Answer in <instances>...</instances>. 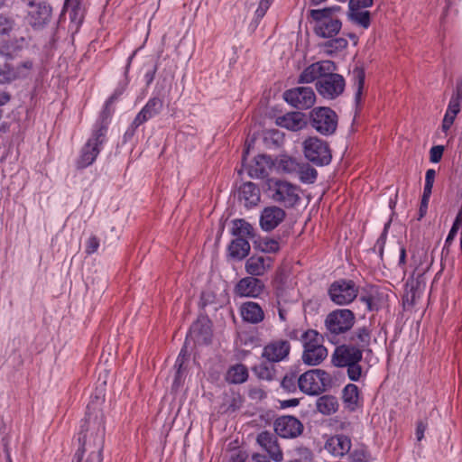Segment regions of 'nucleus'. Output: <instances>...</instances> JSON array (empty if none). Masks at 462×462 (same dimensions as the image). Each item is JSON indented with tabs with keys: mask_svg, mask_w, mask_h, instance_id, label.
I'll list each match as a JSON object with an SVG mask.
<instances>
[{
	"mask_svg": "<svg viewBox=\"0 0 462 462\" xmlns=\"http://www.w3.org/2000/svg\"><path fill=\"white\" fill-rule=\"evenodd\" d=\"M361 300L365 304L368 310H374V299L370 296L368 297H361Z\"/></svg>",
	"mask_w": 462,
	"mask_h": 462,
	"instance_id": "774afa93",
	"label": "nucleus"
},
{
	"mask_svg": "<svg viewBox=\"0 0 462 462\" xmlns=\"http://www.w3.org/2000/svg\"><path fill=\"white\" fill-rule=\"evenodd\" d=\"M285 211L276 206L265 208L260 217V226L265 231L273 230L285 218Z\"/></svg>",
	"mask_w": 462,
	"mask_h": 462,
	"instance_id": "412c9836",
	"label": "nucleus"
},
{
	"mask_svg": "<svg viewBox=\"0 0 462 462\" xmlns=\"http://www.w3.org/2000/svg\"><path fill=\"white\" fill-rule=\"evenodd\" d=\"M269 189L272 199L286 208L295 206L300 199L299 187L288 181H273L269 184Z\"/></svg>",
	"mask_w": 462,
	"mask_h": 462,
	"instance_id": "6e6552de",
	"label": "nucleus"
},
{
	"mask_svg": "<svg viewBox=\"0 0 462 462\" xmlns=\"http://www.w3.org/2000/svg\"><path fill=\"white\" fill-rule=\"evenodd\" d=\"M331 384V376L321 369H311L298 378L300 390L309 395H319Z\"/></svg>",
	"mask_w": 462,
	"mask_h": 462,
	"instance_id": "0eeeda50",
	"label": "nucleus"
},
{
	"mask_svg": "<svg viewBox=\"0 0 462 462\" xmlns=\"http://www.w3.org/2000/svg\"><path fill=\"white\" fill-rule=\"evenodd\" d=\"M373 0H349V9H353L355 7L357 8H366L372 5Z\"/></svg>",
	"mask_w": 462,
	"mask_h": 462,
	"instance_id": "0e129e2a",
	"label": "nucleus"
},
{
	"mask_svg": "<svg viewBox=\"0 0 462 462\" xmlns=\"http://www.w3.org/2000/svg\"><path fill=\"white\" fill-rule=\"evenodd\" d=\"M157 68L158 62L154 57L145 59L138 72V78L141 79V82L146 86L151 85L153 82Z\"/></svg>",
	"mask_w": 462,
	"mask_h": 462,
	"instance_id": "cd10ccee",
	"label": "nucleus"
},
{
	"mask_svg": "<svg viewBox=\"0 0 462 462\" xmlns=\"http://www.w3.org/2000/svg\"><path fill=\"white\" fill-rule=\"evenodd\" d=\"M462 102V88H457V90L451 96L449 100L448 108L452 110V112L459 113L460 111V103Z\"/></svg>",
	"mask_w": 462,
	"mask_h": 462,
	"instance_id": "49530a36",
	"label": "nucleus"
},
{
	"mask_svg": "<svg viewBox=\"0 0 462 462\" xmlns=\"http://www.w3.org/2000/svg\"><path fill=\"white\" fill-rule=\"evenodd\" d=\"M272 259L263 255H253L245 262V271L253 277L263 275L272 266Z\"/></svg>",
	"mask_w": 462,
	"mask_h": 462,
	"instance_id": "4be33fe9",
	"label": "nucleus"
},
{
	"mask_svg": "<svg viewBox=\"0 0 462 462\" xmlns=\"http://www.w3.org/2000/svg\"><path fill=\"white\" fill-rule=\"evenodd\" d=\"M273 0H261L259 3V6L255 12L257 17H263L266 11L269 9Z\"/></svg>",
	"mask_w": 462,
	"mask_h": 462,
	"instance_id": "680f3d73",
	"label": "nucleus"
},
{
	"mask_svg": "<svg viewBox=\"0 0 462 462\" xmlns=\"http://www.w3.org/2000/svg\"><path fill=\"white\" fill-rule=\"evenodd\" d=\"M352 345L365 350L370 344V332L366 328L356 329L351 337Z\"/></svg>",
	"mask_w": 462,
	"mask_h": 462,
	"instance_id": "f704fd0d",
	"label": "nucleus"
},
{
	"mask_svg": "<svg viewBox=\"0 0 462 462\" xmlns=\"http://www.w3.org/2000/svg\"><path fill=\"white\" fill-rule=\"evenodd\" d=\"M354 85L356 87H364L365 84V71L362 68L356 67L352 71Z\"/></svg>",
	"mask_w": 462,
	"mask_h": 462,
	"instance_id": "603ef678",
	"label": "nucleus"
},
{
	"mask_svg": "<svg viewBox=\"0 0 462 462\" xmlns=\"http://www.w3.org/2000/svg\"><path fill=\"white\" fill-rule=\"evenodd\" d=\"M350 462H370V455L363 448L355 449L350 454Z\"/></svg>",
	"mask_w": 462,
	"mask_h": 462,
	"instance_id": "09e8293b",
	"label": "nucleus"
},
{
	"mask_svg": "<svg viewBox=\"0 0 462 462\" xmlns=\"http://www.w3.org/2000/svg\"><path fill=\"white\" fill-rule=\"evenodd\" d=\"M256 442L268 454L270 459L274 462L283 460V452L278 442L276 433L267 430L262 431L257 435Z\"/></svg>",
	"mask_w": 462,
	"mask_h": 462,
	"instance_id": "2eb2a0df",
	"label": "nucleus"
},
{
	"mask_svg": "<svg viewBox=\"0 0 462 462\" xmlns=\"http://www.w3.org/2000/svg\"><path fill=\"white\" fill-rule=\"evenodd\" d=\"M15 42L11 41L3 42L0 44V57L5 60H13L16 53L19 51L15 47Z\"/></svg>",
	"mask_w": 462,
	"mask_h": 462,
	"instance_id": "37998d69",
	"label": "nucleus"
},
{
	"mask_svg": "<svg viewBox=\"0 0 462 462\" xmlns=\"http://www.w3.org/2000/svg\"><path fill=\"white\" fill-rule=\"evenodd\" d=\"M297 385L298 378L294 374L285 375L282 381V387L289 393L294 392Z\"/></svg>",
	"mask_w": 462,
	"mask_h": 462,
	"instance_id": "de8ad7c7",
	"label": "nucleus"
},
{
	"mask_svg": "<svg viewBox=\"0 0 462 462\" xmlns=\"http://www.w3.org/2000/svg\"><path fill=\"white\" fill-rule=\"evenodd\" d=\"M247 368L241 364L232 366L226 374V379L232 383H242L247 380Z\"/></svg>",
	"mask_w": 462,
	"mask_h": 462,
	"instance_id": "72a5a7b5",
	"label": "nucleus"
},
{
	"mask_svg": "<svg viewBox=\"0 0 462 462\" xmlns=\"http://www.w3.org/2000/svg\"><path fill=\"white\" fill-rule=\"evenodd\" d=\"M339 9L340 7L334 6L310 11L311 18L316 22L314 31L317 35L322 38H331L339 32L342 26L341 22L331 16L333 12H337Z\"/></svg>",
	"mask_w": 462,
	"mask_h": 462,
	"instance_id": "423d86ee",
	"label": "nucleus"
},
{
	"mask_svg": "<svg viewBox=\"0 0 462 462\" xmlns=\"http://www.w3.org/2000/svg\"><path fill=\"white\" fill-rule=\"evenodd\" d=\"M343 401L346 407L350 411H355L360 406L359 390L356 384L349 383L343 390Z\"/></svg>",
	"mask_w": 462,
	"mask_h": 462,
	"instance_id": "7c9ffc66",
	"label": "nucleus"
},
{
	"mask_svg": "<svg viewBox=\"0 0 462 462\" xmlns=\"http://www.w3.org/2000/svg\"><path fill=\"white\" fill-rule=\"evenodd\" d=\"M114 101V97H111L105 105V108L101 114L102 125L98 130H97L92 137L88 141L86 145L82 149L81 155L78 161L79 168H85L93 163L97 154L99 153V145L103 143L105 134L106 132V120L111 116L110 106Z\"/></svg>",
	"mask_w": 462,
	"mask_h": 462,
	"instance_id": "20e7f679",
	"label": "nucleus"
},
{
	"mask_svg": "<svg viewBox=\"0 0 462 462\" xmlns=\"http://www.w3.org/2000/svg\"><path fill=\"white\" fill-rule=\"evenodd\" d=\"M361 8L355 7L349 9L348 16L350 20L364 28H368L370 25V13L368 11H362Z\"/></svg>",
	"mask_w": 462,
	"mask_h": 462,
	"instance_id": "e433bc0d",
	"label": "nucleus"
},
{
	"mask_svg": "<svg viewBox=\"0 0 462 462\" xmlns=\"http://www.w3.org/2000/svg\"><path fill=\"white\" fill-rule=\"evenodd\" d=\"M187 360V355L186 350L181 349L179 356L177 357L175 367H177L174 382H173V387L179 388L180 384L182 383V377L184 374V371L186 368L184 367V363Z\"/></svg>",
	"mask_w": 462,
	"mask_h": 462,
	"instance_id": "58836bf2",
	"label": "nucleus"
},
{
	"mask_svg": "<svg viewBox=\"0 0 462 462\" xmlns=\"http://www.w3.org/2000/svg\"><path fill=\"white\" fill-rule=\"evenodd\" d=\"M273 428L276 435L283 439H294L303 431V424L293 416H281L274 420Z\"/></svg>",
	"mask_w": 462,
	"mask_h": 462,
	"instance_id": "ddd939ff",
	"label": "nucleus"
},
{
	"mask_svg": "<svg viewBox=\"0 0 462 462\" xmlns=\"http://www.w3.org/2000/svg\"><path fill=\"white\" fill-rule=\"evenodd\" d=\"M263 282L253 276L242 278L235 286V294L239 297L257 298L263 291Z\"/></svg>",
	"mask_w": 462,
	"mask_h": 462,
	"instance_id": "f3484780",
	"label": "nucleus"
},
{
	"mask_svg": "<svg viewBox=\"0 0 462 462\" xmlns=\"http://www.w3.org/2000/svg\"><path fill=\"white\" fill-rule=\"evenodd\" d=\"M276 123L281 127H284L291 131L300 130L306 125L304 121V115L300 112H291L282 116H279L276 119Z\"/></svg>",
	"mask_w": 462,
	"mask_h": 462,
	"instance_id": "a878e982",
	"label": "nucleus"
},
{
	"mask_svg": "<svg viewBox=\"0 0 462 462\" xmlns=\"http://www.w3.org/2000/svg\"><path fill=\"white\" fill-rule=\"evenodd\" d=\"M258 377L261 379L271 380L272 379V371L266 365H259L254 369Z\"/></svg>",
	"mask_w": 462,
	"mask_h": 462,
	"instance_id": "4d7b16f0",
	"label": "nucleus"
},
{
	"mask_svg": "<svg viewBox=\"0 0 462 462\" xmlns=\"http://www.w3.org/2000/svg\"><path fill=\"white\" fill-rule=\"evenodd\" d=\"M258 248L264 253H276L280 249L277 240L272 238H264L259 241Z\"/></svg>",
	"mask_w": 462,
	"mask_h": 462,
	"instance_id": "c03bdc74",
	"label": "nucleus"
},
{
	"mask_svg": "<svg viewBox=\"0 0 462 462\" xmlns=\"http://www.w3.org/2000/svg\"><path fill=\"white\" fill-rule=\"evenodd\" d=\"M284 100L298 109H307L315 103L312 88H289L283 93Z\"/></svg>",
	"mask_w": 462,
	"mask_h": 462,
	"instance_id": "4468645a",
	"label": "nucleus"
},
{
	"mask_svg": "<svg viewBox=\"0 0 462 462\" xmlns=\"http://www.w3.org/2000/svg\"><path fill=\"white\" fill-rule=\"evenodd\" d=\"M325 448L333 456L342 457L349 452L351 439L343 434L332 436L327 440Z\"/></svg>",
	"mask_w": 462,
	"mask_h": 462,
	"instance_id": "5701e85b",
	"label": "nucleus"
},
{
	"mask_svg": "<svg viewBox=\"0 0 462 462\" xmlns=\"http://www.w3.org/2000/svg\"><path fill=\"white\" fill-rule=\"evenodd\" d=\"M98 246H99V240L97 239V236H93L88 239V241L87 243L86 253L88 254H91L97 250Z\"/></svg>",
	"mask_w": 462,
	"mask_h": 462,
	"instance_id": "052dcab7",
	"label": "nucleus"
},
{
	"mask_svg": "<svg viewBox=\"0 0 462 462\" xmlns=\"http://www.w3.org/2000/svg\"><path fill=\"white\" fill-rule=\"evenodd\" d=\"M88 406V414L79 438L80 448L75 457L77 462H101L104 448L105 426L101 412L92 414Z\"/></svg>",
	"mask_w": 462,
	"mask_h": 462,
	"instance_id": "f257e3e1",
	"label": "nucleus"
},
{
	"mask_svg": "<svg viewBox=\"0 0 462 462\" xmlns=\"http://www.w3.org/2000/svg\"><path fill=\"white\" fill-rule=\"evenodd\" d=\"M33 63L31 60H25L15 69L9 64L0 65V84H10L18 79H24L31 75Z\"/></svg>",
	"mask_w": 462,
	"mask_h": 462,
	"instance_id": "dca6fc26",
	"label": "nucleus"
},
{
	"mask_svg": "<svg viewBox=\"0 0 462 462\" xmlns=\"http://www.w3.org/2000/svg\"><path fill=\"white\" fill-rule=\"evenodd\" d=\"M305 157L319 166L330 162L332 155L327 142L318 138L310 137L303 143Z\"/></svg>",
	"mask_w": 462,
	"mask_h": 462,
	"instance_id": "1a4fd4ad",
	"label": "nucleus"
},
{
	"mask_svg": "<svg viewBox=\"0 0 462 462\" xmlns=\"http://www.w3.org/2000/svg\"><path fill=\"white\" fill-rule=\"evenodd\" d=\"M251 462H271L270 459L263 454L255 453L251 457Z\"/></svg>",
	"mask_w": 462,
	"mask_h": 462,
	"instance_id": "338daca9",
	"label": "nucleus"
},
{
	"mask_svg": "<svg viewBox=\"0 0 462 462\" xmlns=\"http://www.w3.org/2000/svg\"><path fill=\"white\" fill-rule=\"evenodd\" d=\"M291 350V345L287 340H275L267 344L263 350V357L270 362H280L285 359Z\"/></svg>",
	"mask_w": 462,
	"mask_h": 462,
	"instance_id": "aec40b11",
	"label": "nucleus"
},
{
	"mask_svg": "<svg viewBox=\"0 0 462 462\" xmlns=\"http://www.w3.org/2000/svg\"><path fill=\"white\" fill-rule=\"evenodd\" d=\"M338 403L336 397L331 395H323L317 401V410L325 415H330L337 411Z\"/></svg>",
	"mask_w": 462,
	"mask_h": 462,
	"instance_id": "2f4dec72",
	"label": "nucleus"
},
{
	"mask_svg": "<svg viewBox=\"0 0 462 462\" xmlns=\"http://www.w3.org/2000/svg\"><path fill=\"white\" fill-rule=\"evenodd\" d=\"M30 41V35L28 32L26 31L25 34H22L20 36H15L12 42H15V47L18 51H21L24 46L28 45Z\"/></svg>",
	"mask_w": 462,
	"mask_h": 462,
	"instance_id": "5fc2aeb1",
	"label": "nucleus"
},
{
	"mask_svg": "<svg viewBox=\"0 0 462 462\" xmlns=\"http://www.w3.org/2000/svg\"><path fill=\"white\" fill-rule=\"evenodd\" d=\"M228 252L231 257L242 260L248 255L250 244L245 238L236 237L230 243Z\"/></svg>",
	"mask_w": 462,
	"mask_h": 462,
	"instance_id": "c756f323",
	"label": "nucleus"
},
{
	"mask_svg": "<svg viewBox=\"0 0 462 462\" xmlns=\"http://www.w3.org/2000/svg\"><path fill=\"white\" fill-rule=\"evenodd\" d=\"M243 319L251 324H257L263 320L264 313L261 306L254 301L244 302L240 307Z\"/></svg>",
	"mask_w": 462,
	"mask_h": 462,
	"instance_id": "393cba45",
	"label": "nucleus"
},
{
	"mask_svg": "<svg viewBox=\"0 0 462 462\" xmlns=\"http://www.w3.org/2000/svg\"><path fill=\"white\" fill-rule=\"evenodd\" d=\"M302 361L308 365H318L327 356L328 350L322 344V337L316 330H307L302 334Z\"/></svg>",
	"mask_w": 462,
	"mask_h": 462,
	"instance_id": "39448f33",
	"label": "nucleus"
},
{
	"mask_svg": "<svg viewBox=\"0 0 462 462\" xmlns=\"http://www.w3.org/2000/svg\"><path fill=\"white\" fill-rule=\"evenodd\" d=\"M211 337L212 331L209 321L206 319H200L190 327L186 343L189 340H193L194 343L199 345L208 344L211 341Z\"/></svg>",
	"mask_w": 462,
	"mask_h": 462,
	"instance_id": "6ab92c4d",
	"label": "nucleus"
},
{
	"mask_svg": "<svg viewBox=\"0 0 462 462\" xmlns=\"http://www.w3.org/2000/svg\"><path fill=\"white\" fill-rule=\"evenodd\" d=\"M355 323V315L350 310L341 309L330 312L326 319L327 329L334 335H339L349 330Z\"/></svg>",
	"mask_w": 462,
	"mask_h": 462,
	"instance_id": "9b49d317",
	"label": "nucleus"
},
{
	"mask_svg": "<svg viewBox=\"0 0 462 462\" xmlns=\"http://www.w3.org/2000/svg\"><path fill=\"white\" fill-rule=\"evenodd\" d=\"M435 176L436 171L433 169H430L426 171L424 193L431 194Z\"/></svg>",
	"mask_w": 462,
	"mask_h": 462,
	"instance_id": "8fccbe9b",
	"label": "nucleus"
},
{
	"mask_svg": "<svg viewBox=\"0 0 462 462\" xmlns=\"http://www.w3.org/2000/svg\"><path fill=\"white\" fill-rule=\"evenodd\" d=\"M457 114L458 113L452 112V110L448 107L442 122V130L444 132H447L451 127Z\"/></svg>",
	"mask_w": 462,
	"mask_h": 462,
	"instance_id": "3c124183",
	"label": "nucleus"
},
{
	"mask_svg": "<svg viewBox=\"0 0 462 462\" xmlns=\"http://www.w3.org/2000/svg\"><path fill=\"white\" fill-rule=\"evenodd\" d=\"M310 124L319 134L329 135L337 129V116L329 107H316L310 113Z\"/></svg>",
	"mask_w": 462,
	"mask_h": 462,
	"instance_id": "9d476101",
	"label": "nucleus"
},
{
	"mask_svg": "<svg viewBox=\"0 0 462 462\" xmlns=\"http://www.w3.org/2000/svg\"><path fill=\"white\" fill-rule=\"evenodd\" d=\"M319 93L325 97L329 98H335L336 97L342 94L344 88H318Z\"/></svg>",
	"mask_w": 462,
	"mask_h": 462,
	"instance_id": "6e6d98bb",
	"label": "nucleus"
},
{
	"mask_svg": "<svg viewBox=\"0 0 462 462\" xmlns=\"http://www.w3.org/2000/svg\"><path fill=\"white\" fill-rule=\"evenodd\" d=\"M162 106V101L159 98H152L148 101L146 106L141 110L132 123L131 134H134L135 128L146 122L148 119L156 115Z\"/></svg>",
	"mask_w": 462,
	"mask_h": 462,
	"instance_id": "b1692460",
	"label": "nucleus"
},
{
	"mask_svg": "<svg viewBox=\"0 0 462 462\" xmlns=\"http://www.w3.org/2000/svg\"><path fill=\"white\" fill-rule=\"evenodd\" d=\"M430 195L431 194L423 192L421 201H420V214H419V217H418L419 220L421 219L427 212L429 199H430Z\"/></svg>",
	"mask_w": 462,
	"mask_h": 462,
	"instance_id": "bf43d9fd",
	"label": "nucleus"
},
{
	"mask_svg": "<svg viewBox=\"0 0 462 462\" xmlns=\"http://www.w3.org/2000/svg\"><path fill=\"white\" fill-rule=\"evenodd\" d=\"M52 9L46 3H38L31 7L28 22L34 29L43 28L51 19Z\"/></svg>",
	"mask_w": 462,
	"mask_h": 462,
	"instance_id": "a211bd4d",
	"label": "nucleus"
},
{
	"mask_svg": "<svg viewBox=\"0 0 462 462\" xmlns=\"http://www.w3.org/2000/svg\"><path fill=\"white\" fill-rule=\"evenodd\" d=\"M328 294L334 303L346 305L356 298L358 289L351 280H339L330 285Z\"/></svg>",
	"mask_w": 462,
	"mask_h": 462,
	"instance_id": "f8f14e48",
	"label": "nucleus"
},
{
	"mask_svg": "<svg viewBox=\"0 0 462 462\" xmlns=\"http://www.w3.org/2000/svg\"><path fill=\"white\" fill-rule=\"evenodd\" d=\"M363 350L352 344L342 345L336 348L332 362L336 366L347 367V375L352 381H358L362 375V367L359 362L362 360Z\"/></svg>",
	"mask_w": 462,
	"mask_h": 462,
	"instance_id": "7ed1b4c3",
	"label": "nucleus"
},
{
	"mask_svg": "<svg viewBox=\"0 0 462 462\" xmlns=\"http://www.w3.org/2000/svg\"><path fill=\"white\" fill-rule=\"evenodd\" d=\"M297 172L300 173V180L306 183H313L318 175L317 171L308 164L300 166V169Z\"/></svg>",
	"mask_w": 462,
	"mask_h": 462,
	"instance_id": "79ce46f5",
	"label": "nucleus"
},
{
	"mask_svg": "<svg viewBox=\"0 0 462 462\" xmlns=\"http://www.w3.org/2000/svg\"><path fill=\"white\" fill-rule=\"evenodd\" d=\"M347 41L343 37H337L327 41L322 44L325 52L328 55H332L337 51H340L347 47Z\"/></svg>",
	"mask_w": 462,
	"mask_h": 462,
	"instance_id": "4c0bfd02",
	"label": "nucleus"
},
{
	"mask_svg": "<svg viewBox=\"0 0 462 462\" xmlns=\"http://www.w3.org/2000/svg\"><path fill=\"white\" fill-rule=\"evenodd\" d=\"M428 427V421L425 420H420L417 422V428H416V438L418 441H420L424 437V432Z\"/></svg>",
	"mask_w": 462,
	"mask_h": 462,
	"instance_id": "e2e57ef3",
	"label": "nucleus"
},
{
	"mask_svg": "<svg viewBox=\"0 0 462 462\" xmlns=\"http://www.w3.org/2000/svg\"><path fill=\"white\" fill-rule=\"evenodd\" d=\"M13 30V22L6 17H0V35H7Z\"/></svg>",
	"mask_w": 462,
	"mask_h": 462,
	"instance_id": "864d4df0",
	"label": "nucleus"
},
{
	"mask_svg": "<svg viewBox=\"0 0 462 462\" xmlns=\"http://www.w3.org/2000/svg\"><path fill=\"white\" fill-rule=\"evenodd\" d=\"M458 228H459V223H458V218H457L448 235V237L446 239V244H450L454 240V238L457 236V233L458 231Z\"/></svg>",
	"mask_w": 462,
	"mask_h": 462,
	"instance_id": "69168bd1",
	"label": "nucleus"
},
{
	"mask_svg": "<svg viewBox=\"0 0 462 462\" xmlns=\"http://www.w3.org/2000/svg\"><path fill=\"white\" fill-rule=\"evenodd\" d=\"M255 166H250L248 168V174L253 178L263 177L265 174L266 157L259 155L254 159Z\"/></svg>",
	"mask_w": 462,
	"mask_h": 462,
	"instance_id": "ea45409f",
	"label": "nucleus"
},
{
	"mask_svg": "<svg viewBox=\"0 0 462 462\" xmlns=\"http://www.w3.org/2000/svg\"><path fill=\"white\" fill-rule=\"evenodd\" d=\"M426 286L422 274L418 275L416 278H411L406 282V301L413 304L416 298L420 297V293L424 291Z\"/></svg>",
	"mask_w": 462,
	"mask_h": 462,
	"instance_id": "bb28decb",
	"label": "nucleus"
},
{
	"mask_svg": "<svg viewBox=\"0 0 462 462\" xmlns=\"http://www.w3.org/2000/svg\"><path fill=\"white\" fill-rule=\"evenodd\" d=\"M300 166V165L293 158L288 156H282L278 163L279 169L286 173L297 172Z\"/></svg>",
	"mask_w": 462,
	"mask_h": 462,
	"instance_id": "a19ab883",
	"label": "nucleus"
},
{
	"mask_svg": "<svg viewBox=\"0 0 462 462\" xmlns=\"http://www.w3.org/2000/svg\"><path fill=\"white\" fill-rule=\"evenodd\" d=\"M296 457L288 462H312L313 456L311 451L306 448H300L296 450Z\"/></svg>",
	"mask_w": 462,
	"mask_h": 462,
	"instance_id": "a18cd8bd",
	"label": "nucleus"
},
{
	"mask_svg": "<svg viewBox=\"0 0 462 462\" xmlns=\"http://www.w3.org/2000/svg\"><path fill=\"white\" fill-rule=\"evenodd\" d=\"M238 197L246 205H256L260 200V191L254 183L249 181L240 187Z\"/></svg>",
	"mask_w": 462,
	"mask_h": 462,
	"instance_id": "c85d7f7f",
	"label": "nucleus"
},
{
	"mask_svg": "<svg viewBox=\"0 0 462 462\" xmlns=\"http://www.w3.org/2000/svg\"><path fill=\"white\" fill-rule=\"evenodd\" d=\"M337 66L332 60H320L308 66L300 75L298 83L310 84L317 81L316 87H345L344 78L336 73Z\"/></svg>",
	"mask_w": 462,
	"mask_h": 462,
	"instance_id": "f03ea898",
	"label": "nucleus"
},
{
	"mask_svg": "<svg viewBox=\"0 0 462 462\" xmlns=\"http://www.w3.org/2000/svg\"><path fill=\"white\" fill-rule=\"evenodd\" d=\"M444 148L441 145L433 146L430 149V161L432 162H439L441 160Z\"/></svg>",
	"mask_w": 462,
	"mask_h": 462,
	"instance_id": "13d9d810",
	"label": "nucleus"
},
{
	"mask_svg": "<svg viewBox=\"0 0 462 462\" xmlns=\"http://www.w3.org/2000/svg\"><path fill=\"white\" fill-rule=\"evenodd\" d=\"M65 7L69 14L70 20L79 24L82 22L84 14L80 0H66Z\"/></svg>",
	"mask_w": 462,
	"mask_h": 462,
	"instance_id": "c9c22d12",
	"label": "nucleus"
},
{
	"mask_svg": "<svg viewBox=\"0 0 462 462\" xmlns=\"http://www.w3.org/2000/svg\"><path fill=\"white\" fill-rule=\"evenodd\" d=\"M232 235L245 239L254 236L253 226L244 219H235L233 221Z\"/></svg>",
	"mask_w": 462,
	"mask_h": 462,
	"instance_id": "473e14b6",
	"label": "nucleus"
}]
</instances>
